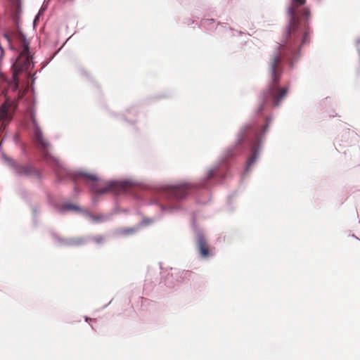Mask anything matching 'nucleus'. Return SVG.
<instances>
[{
    "label": "nucleus",
    "mask_w": 360,
    "mask_h": 360,
    "mask_svg": "<svg viewBox=\"0 0 360 360\" xmlns=\"http://www.w3.org/2000/svg\"><path fill=\"white\" fill-rule=\"evenodd\" d=\"M12 119L11 104L8 101L4 102L0 108V124L4 129Z\"/></svg>",
    "instance_id": "obj_6"
},
{
    "label": "nucleus",
    "mask_w": 360,
    "mask_h": 360,
    "mask_svg": "<svg viewBox=\"0 0 360 360\" xmlns=\"http://www.w3.org/2000/svg\"><path fill=\"white\" fill-rule=\"evenodd\" d=\"M309 15H310V13H309V10H307L306 8L303 9V11H302V15H303V17H304L306 18H308Z\"/></svg>",
    "instance_id": "obj_16"
},
{
    "label": "nucleus",
    "mask_w": 360,
    "mask_h": 360,
    "mask_svg": "<svg viewBox=\"0 0 360 360\" xmlns=\"http://www.w3.org/2000/svg\"><path fill=\"white\" fill-rule=\"evenodd\" d=\"M309 43V32L305 30L302 37V45Z\"/></svg>",
    "instance_id": "obj_13"
},
{
    "label": "nucleus",
    "mask_w": 360,
    "mask_h": 360,
    "mask_svg": "<svg viewBox=\"0 0 360 360\" xmlns=\"http://www.w3.org/2000/svg\"><path fill=\"white\" fill-rule=\"evenodd\" d=\"M15 172L20 176L40 179L39 172L30 165H18L15 167Z\"/></svg>",
    "instance_id": "obj_7"
},
{
    "label": "nucleus",
    "mask_w": 360,
    "mask_h": 360,
    "mask_svg": "<svg viewBox=\"0 0 360 360\" xmlns=\"http://www.w3.org/2000/svg\"><path fill=\"white\" fill-rule=\"evenodd\" d=\"M257 151H254L253 153L252 154V155L248 158V162H247V168L249 169L251 165L255 162V161L257 160Z\"/></svg>",
    "instance_id": "obj_11"
},
{
    "label": "nucleus",
    "mask_w": 360,
    "mask_h": 360,
    "mask_svg": "<svg viewBox=\"0 0 360 360\" xmlns=\"http://www.w3.org/2000/svg\"><path fill=\"white\" fill-rule=\"evenodd\" d=\"M137 231V228L131 227V228H124L120 230V233L124 236H128L135 233Z\"/></svg>",
    "instance_id": "obj_10"
},
{
    "label": "nucleus",
    "mask_w": 360,
    "mask_h": 360,
    "mask_svg": "<svg viewBox=\"0 0 360 360\" xmlns=\"http://www.w3.org/2000/svg\"><path fill=\"white\" fill-rule=\"evenodd\" d=\"M188 191V186L184 184L169 187L167 191V194L170 198L176 200H180L187 195Z\"/></svg>",
    "instance_id": "obj_8"
},
{
    "label": "nucleus",
    "mask_w": 360,
    "mask_h": 360,
    "mask_svg": "<svg viewBox=\"0 0 360 360\" xmlns=\"http://www.w3.org/2000/svg\"><path fill=\"white\" fill-rule=\"evenodd\" d=\"M216 174V171L214 169H211L208 172L207 174V179L209 180L214 177Z\"/></svg>",
    "instance_id": "obj_14"
},
{
    "label": "nucleus",
    "mask_w": 360,
    "mask_h": 360,
    "mask_svg": "<svg viewBox=\"0 0 360 360\" xmlns=\"http://www.w3.org/2000/svg\"><path fill=\"white\" fill-rule=\"evenodd\" d=\"M15 38L21 51L12 66L13 76L12 82L10 85L13 90H16L18 87V75L24 72H27L30 67L33 65L32 56L30 51V41L20 31L15 33Z\"/></svg>",
    "instance_id": "obj_2"
},
{
    "label": "nucleus",
    "mask_w": 360,
    "mask_h": 360,
    "mask_svg": "<svg viewBox=\"0 0 360 360\" xmlns=\"http://www.w3.org/2000/svg\"><path fill=\"white\" fill-rule=\"evenodd\" d=\"M296 3L288 8V14L290 17V22L287 30L288 37L295 36L298 29L299 19L297 16V11L299 6L304 5L306 0H295Z\"/></svg>",
    "instance_id": "obj_4"
},
{
    "label": "nucleus",
    "mask_w": 360,
    "mask_h": 360,
    "mask_svg": "<svg viewBox=\"0 0 360 360\" xmlns=\"http://www.w3.org/2000/svg\"><path fill=\"white\" fill-rule=\"evenodd\" d=\"M196 245L198 250L200 252V255L202 257L206 258L212 255L210 250V247L205 237L202 235L198 236Z\"/></svg>",
    "instance_id": "obj_9"
},
{
    "label": "nucleus",
    "mask_w": 360,
    "mask_h": 360,
    "mask_svg": "<svg viewBox=\"0 0 360 360\" xmlns=\"http://www.w3.org/2000/svg\"><path fill=\"white\" fill-rule=\"evenodd\" d=\"M82 176L85 178L91 190L97 195L104 194L109 191H115V184L114 183L101 181L95 174L82 173Z\"/></svg>",
    "instance_id": "obj_3"
},
{
    "label": "nucleus",
    "mask_w": 360,
    "mask_h": 360,
    "mask_svg": "<svg viewBox=\"0 0 360 360\" xmlns=\"http://www.w3.org/2000/svg\"><path fill=\"white\" fill-rule=\"evenodd\" d=\"M94 240L97 243H102L104 240V238H103L102 237H98V238H94Z\"/></svg>",
    "instance_id": "obj_17"
},
{
    "label": "nucleus",
    "mask_w": 360,
    "mask_h": 360,
    "mask_svg": "<svg viewBox=\"0 0 360 360\" xmlns=\"http://www.w3.org/2000/svg\"><path fill=\"white\" fill-rule=\"evenodd\" d=\"M63 208L65 211L77 210L79 209L76 205L70 203L64 204Z\"/></svg>",
    "instance_id": "obj_12"
},
{
    "label": "nucleus",
    "mask_w": 360,
    "mask_h": 360,
    "mask_svg": "<svg viewBox=\"0 0 360 360\" xmlns=\"http://www.w3.org/2000/svg\"><path fill=\"white\" fill-rule=\"evenodd\" d=\"M285 44L279 46L278 51L274 53L269 62V72L271 76V83L269 89L263 93L262 100L264 103H271L274 106H278L285 98L289 90V86L281 87L279 81L283 73L282 52Z\"/></svg>",
    "instance_id": "obj_1"
},
{
    "label": "nucleus",
    "mask_w": 360,
    "mask_h": 360,
    "mask_svg": "<svg viewBox=\"0 0 360 360\" xmlns=\"http://www.w3.org/2000/svg\"><path fill=\"white\" fill-rule=\"evenodd\" d=\"M32 122L33 125L34 139L38 148H39L44 153V157L48 158L46 152L50 148L49 143L44 139L41 130L40 129L38 124L37 123L34 116L32 115Z\"/></svg>",
    "instance_id": "obj_5"
},
{
    "label": "nucleus",
    "mask_w": 360,
    "mask_h": 360,
    "mask_svg": "<svg viewBox=\"0 0 360 360\" xmlns=\"http://www.w3.org/2000/svg\"><path fill=\"white\" fill-rule=\"evenodd\" d=\"M4 37L6 39V40H7L8 42H10L11 39H10V36H9V34H4Z\"/></svg>",
    "instance_id": "obj_18"
},
{
    "label": "nucleus",
    "mask_w": 360,
    "mask_h": 360,
    "mask_svg": "<svg viewBox=\"0 0 360 360\" xmlns=\"http://www.w3.org/2000/svg\"><path fill=\"white\" fill-rule=\"evenodd\" d=\"M91 218L94 221H95L96 222H99L103 220V217L102 216H92Z\"/></svg>",
    "instance_id": "obj_15"
}]
</instances>
